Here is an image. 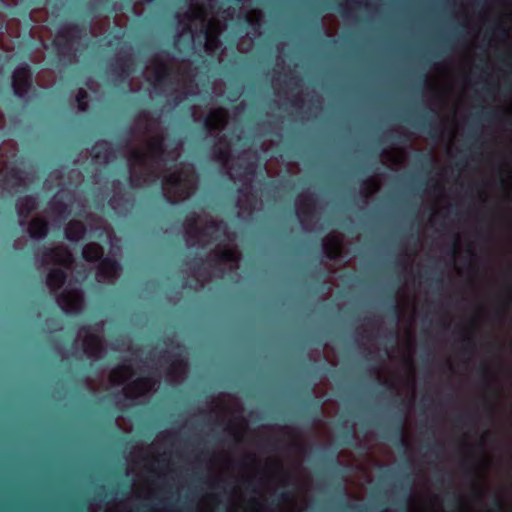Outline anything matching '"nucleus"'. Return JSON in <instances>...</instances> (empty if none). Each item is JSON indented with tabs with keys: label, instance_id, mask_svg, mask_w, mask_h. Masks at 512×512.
I'll list each match as a JSON object with an SVG mask.
<instances>
[{
	"label": "nucleus",
	"instance_id": "nucleus-1",
	"mask_svg": "<svg viewBox=\"0 0 512 512\" xmlns=\"http://www.w3.org/2000/svg\"><path fill=\"white\" fill-rule=\"evenodd\" d=\"M81 31L82 28L78 24H70L58 31L56 38L52 41V46L59 58H71V44L80 38Z\"/></svg>",
	"mask_w": 512,
	"mask_h": 512
},
{
	"label": "nucleus",
	"instance_id": "nucleus-2",
	"mask_svg": "<svg viewBox=\"0 0 512 512\" xmlns=\"http://www.w3.org/2000/svg\"><path fill=\"white\" fill-rule=\"evenodd\" d=\"M33 87V73L27 63L18 65L12 75V88L16 97L25 98Z\"/></svg>",
	"mask_w": 512,
	"mask_h": 512
},
{
	"label": "nucleus",
	"instance_id": "nucleus-3",
	"mask_svg": "<svg viewBox=\"0 0 512 512\" xmlns=\"http://www.w3.org/2000/svg\"><path fill=\"white\" fill-rule=\"evenodd\" d=\"M437 112L430 109L428 113L420 115L415 121L405 119L406 122L411 123L415 128L427 132L431 138H439L442 133L441 124L436 121Z\"/></svg>",
	"mask_w": 512,
	"mask_h": 512
},
{
	"label": "nucleus",
	"instance_id": "nucleus-4",
	"mask_svg": "<svg viewBox=\"0 0 512 512\" xmlns=\"http://www.w3.org/2000/svg\"><path fill=\"white\" fill-rule=\"evenodd\" d=\"M405 419L406 414L404 412L400 415H396L393 419L390 433H383L382 437L393 441V444L398 447L407 449L409 447V442L404 435Z\"/></svg>",
	"mask_w": 512,
	"mask_h": 512
},
{
	"label": "nucleus",
	"instance_id": "nucleus-5",
	"mask_svg": "<svg viewBox=\"0 0 512 512\" xmlns=\"http://www.w3.org/2000/svg\"><path fill=\"white\" fill-rule=\"evenodd\" d=\"M43 263L52 261L55 264L68 267L73 262V256L67 248L49 247L45 248L42 254Z\"/></svg>",
	"mask_w": 512,
	"mask_h": 512
},
{
	"label": "nucleus",
	"instance_id": "nucleus-6",
	"mask_svg": "<svg viewBox=\"0 0 512 512\" xmlns=\"http://www.w3.org/2000/svg\"><path fill=\"white\" fill-rule=\"evenodd\" d=\"M99 262L97 273L100 277L107 280H112L117 277L121 270L119 261L110 256H103Z\"/></svg>",
	"mask_w": 512,
	"mask_h": 512
},
{
	"label": "nucleus",
	"instance_id": "nucleus-7",
	"mask_svg": "<svg viewBox=\"0 0 512 512\" xmlns=\"http://www.w3.org/2000/svg\"><path fill=\"white\" fill-rule=\"evenodd\" d=\"M226 116V111L223 108L212 110L204 119L205 130L209 133L221 130L227 122Z\"/></svg>",
	"mask_w": 512,
	"mask_h": 512
},
{
	"label": "nucleus",
	"instance_id": "nucleus-8",
	"mask_svg": "<svg viewBox=\"0 0 512 512\" xmlns=\"http://www.w3.org/2000/svg\"><path fill=\"white\" fill-rule=\"evenodd\" d=\"M67 273L64 269L55 267L50 269L46 277V284L51 291L60 290L67 281Z\"/></svg>",
	"mask_w": 512,
	"mask_h": 512
},
{
	"label": "nucleus",
	"instance_id": "nucleus-9",
	"mask_svg": "<svg viewBox=\"0 0 512 512\" xmlns=\"http://www.w3.org/2000/svg\"><path fill=\"white\" fill-rule=\"evenodd\" d=\"M83 348L88 356L94 358H98L104 350L102 339L98 334H88L83 342Z\"/></svg>",
	"mask_w": 512,
	"mask_h": 512
},
{
	"label": "nucleus",
	"instance_id": "nucleus-10",
	"mask_svg": "<svg viewBox=\"0 0 512 512\" xmlns=\"http://www.w3.org/2000/svg\"><path fill=\"white\" fill-rule=\"evenodd\" d=\"M28 233L32 239H44L49 233V224L43 218H34L29 223Z\"/></svg>",
	"mask_w": 512,
	"mask_h": 512
},
{
	"label": "nucleus",
	"instance_id": "nucleus-11",
	"mask_svg": "<svg viewBox=\"0 0 512 512\" xmlns=\"http://www.w3.org/2000/svg\"><path fill=\"white\" fill-rule=\"evenodd\" d=\"M111 71L123 78L128 77L133 71V58L131 55H125L118 58L111 64Z\"/></svg>",
	"mask_w": 512,
	"mask_h": 512
},
{
	"label": "nucleus",
	"instance_id": "nucleus-12",
	"mask_svg": "<svg viewBox=\"0 0 512 512\" xmlns=\"http://www.w3.org/2000/svg\"><path fill=\"white\" fill-rule=\"evenodd\" d=\"M37 199L33 195H26L17 206V213L22 219L21 224L25 223L29 215L37 208Z\"/></svg>",
	"mask_w": 512,
	"mask_h": 512
},
{
	"label": "nucleus",
	"instance_id": "nucleus-13",
	"mask_svg": "<svg viewBox=\"0 0 512 512\" xmlns=\"http://www.w3.org/2000/svg\"><path fill=\"white\" fill-rule=\"evenodd\" d=\"M86 233L85 226L82 222L77 220L70 221L64 230V234L67 240L71 242H77L84 237Z\"/></svg>",
	"mask_w": 512,
	"mask_h": 512
},
{
	"label": "nucleus",
	"instance_id": "nucleus-14",
	"mask_svg": "<svg viewBox=\"0 0 512 512\" xmlns=\"http://www.w3.org/2000/svg\"><path fill=\"white\" fill-rule=\"evenodd\" d=\"M104 256L103 247L98 243L86 244L82 249V257L87 262H97Z\"/></svg>",
	"mask_w": 512,
	"mask_h": 512
},
{
	"label": "nucleus",
	"instance_id": "nucleus-15",
	"mask_svg": "<svg viewBox=\"0 0 512 512\" xmlns=\"http://www.w3.org/2000/svg\"><path fill=\"white\" fill-rule=\"evenodd\" d=\"M172 75V69L164 62H160L154 70L155 86H162L166 84Z\"/></svg>",
	"mask_w": 512,
	"mask_h": 512
},
{
	"label": "nucleus",
	"instance_id": "nucleus-16",
	"mask_svg": "<svg viewBox=\"0 0 512 512\" xmlns=\"http://www.w3.org/2000/svg\"><path fill=\"white\" fill-rule=\"evenodd\" d=\"M325 256L329 260H334L339 254V242L335 236H330L322 244Z\"/></svg>",
	"mask_w": 512,
	"mask_h": 512
},
{
	"label": "nucleus",
	"instance_id": "nucleus-17",
	"mask_svg": "<svg viewBox=\"0 0 512 512\" xmlns=\"http://www.w3.org/2000/svg\"><path fill=\"white\" fill-rule=\"evenodd\" d=\"M321 405V402L315 396L309 395L305 404V412L313 416V422L318 420Z\"/></svg>",
	"mask_w": 512,
	"mask_h": 512
},
{
	"label": "nucleus",
	"instance_id": "nucleus-18",
	"mask_svg": "<svg viewBox=\"0 0 512 512\" xmlns=\"http://www.w3.org/2000/svg\"><path fill=\"white\" fill-rule=\"evenodd\" d=\"M6 179L12 182V186L20 187L23 185L24 172L19 167H10Z\"/></svg>",
	"mask_w": 512,
	"mask_h": 512
},
{
	"label": "nucleus",
	"instance_id": "nucleus-19",
	"mask_svg": "<svg viewBox=\"0 0 512 512\" xmlns=\"http://www.w3.org/2000/svg\"><path fill=\"white\" fill-rule=\"evenodd\" d=\"M314 203H315V200L312 197H306L302 200L301 208L297 212V215L302 223L305 218L309 217L312 214V209H313Z\"/></svg>",
	"mask_w": 512,
	"mask_h": 512
},
{
	"label": "nucleus",
	"instance_id": "nucleus-20",
	"mask_svg": "<svg viewBox=\"0 0 512 512\" xmlns=\"http://www.w3.org/2000/svg\"><path fill=\"white\" fill-rule=\"evenodd\" d=\"M236 260V254L232 249H222L215 255L214 262L216 264L227 263Z\"/></svg>",
	"mask_w": 512,
	"mask_h": 512
},
{
	"label": "nucleus",
	"instance_id": "nucleus-21",
	"mask_svg": "<svg viewBox=\"0 0 512 512\" xmlns=\"http://www.w3.org/2000/svg\"><path fill=\"white\" fill-rule=\"evenodd\" d=\"M185 225L190 235L197 236L204 234V231L197 225V217L195 215L186 218Z\"/></svg>",
	"mask_w": 512,
	"mask_h": 512
},
{
	"label": "nucleus",
	"instance_id": "nucleus-22",
	"mask_svg": "<svg viewBox=\"0 0 512 512\" xmlns=\"http://www.w3.org/2000/svg\"><path fill=\"white\" fill-rule=\"evenodd\" d=\"M480 118L482 120L488 121V122H494L496 120H499V113L495 109H489V110H482L481 112H476L473 115V119Z\"/></svg>",
	"mask_w": 512,
	"mask_h": 512
},
{
	"label": "nucleus",
	"instance_id": "nucleus-23",
	"mask_svg": "<svg viewBox=\"0 0 512 512\" xmlns=\"http://www.w3.org/2000/svg\"><path fill=\"white\" fill-rule=\"evenodd\" d=\"M476 343L471 335H466L462 340L461 353L464 355H471L475 352Z\"/></svg>",
	"mask_w": 512,
	"mask_h": 512
},
{
	"label": "nucleus",
	"instance_id": "nucleus-24",
	"mask_svg": "<svg viewBox=\"0 0 512 512\" xmlns=\"http://www.w3.org/2000/svg\"><path fill=\"white\" fill-rule=\"evenodd\" d=\"M87 99H88V93L86 92V90L80 88L76 94V102L78 105V109L82 112H85L88 109Z\"/></svg>",
	"mask_w": 512,
	"mask_h": 512
},
{
	"label": "nucleus",
	"instance_id": "nucleus-25",
	"mask_svg": "<svg viewBox=\"0 0 512 512\" xmlns=\"http://www.w3.org/2000/svg\"><path fill=\"white\" fill-rule=\"evenodd\" d=\"M150 148H151V151L153 153V156L156 158V159H162V156L165 154V148H164V143H163V140L160 138V139H157L155 141H153L151 144H150Z\"/></svg>",
	"mask_w": 512,
	"mask_h": 512
},
{
	"label": "nucleus",
	"instance_id": "nucleus-26",
	"mask_svg": "<svg viewBox=\"0 0 512 512\" xmlns=\"http://www.w3.org/2000/svg\"><path fill=\"white\" fill-rule=\"evenodd\" d=\"M479 373L481 375V384L486 387H490L493 380V375L489 368L486 365H482L479 368Z\"/></svg>",
	"mask_w": 512,
	"mask_h": 512
},
{
	"label": "nucleus",
	"instance_id": "nucleus-27",
	"mask_svg": "<svg viewBox=\"0 0 512 512\" xmlns=\"http://www.w3.org/2000/svg\"><path fill=\"white\" fill-rule=\"evenodd\" d=\"M152 384L153 382L151 381L150 378H138L135 381H133L130 388L133 389L134 391L140 392L144 388L151 386Z\"/></svg>",
	"mask_w": 512,
	"mask_h": 512
},
{
	"label": "nucleus",
	"instance_id": "nucleus-28",
	"mask_svg": "<svg viewBox=\"0 0 512 512\" xmlns=\"http://www.w3.org/2000/svg\"><path fill=\"white\" fill-rule=\"evenodd\" d=\"M109 147L108 141H99L92 147V155L94 158H101L102 157V151L104 150L107 152Z\"/></svg>",
	"mask_w": 512,
	"mask_h": 512
},
{
	"label": "nucleus",
	"instance_id": "nucleus-29",
	"mask_svg": "<svg viewBox=\"0 0 512 512\" xmlns=\"http://www.w3.org/2000/svg\"><path fill=\"white\" fill-rule=\"evenodd\" d=\"M401 314V309L398 303L395 301V298H393L392 304L387 309V316L392 318L395 322H398Z\"/></svg>",
	"mask_w": 512,
	"mask_h": 512
},
{
	"label": "nucleus",
	"instance_id": "nucleus-30",
	"mask_svg": "<svg viewBox=\"0 0 512 512\" xmlns=\"http://www.w3.org/2000/svg\"><path fill=\"white\" fill-rule=\"evenodd\" d=\"M291 499V494L288 491H281L275 495L271 500V504L279 506L281 503L288 502Z\"/></svg>",
	"mask_w": 512,
	"mask_h": 512
},
{
	"label": "nucleus",
	"instance_id": "nucleus-31",
	"mask_svg": "<svg viewBox=\"0 0 512 512\" xmlns=\"http://www.w3.org/2000/svg\"><path fill=\"white\" fill-rule=\"evenodd\" d=\"M164 182L166 184H170L172 186L178 187L181 185L182 178L180 172H173L164 178Z\"/></svg>",
	"mask_w": 512,
	"mask_h": 512
},
{
	"label": "nucleus",
	"instance_id": "nucleus-32",
	"mask_svg": "<svg viewBox=\"0 0 512 512\" xmlns=\"http://www.w3.org/2000/svg\"><path fill=\"white\" fill-rule=\"evenodd\" d=\"M214 157L215 159L225 163L230 158V151L228 148H217L214 151Z\"/></svg>",
	"mask_w": 512,
	"mask_h": 512
},
{
	"label": "nucleus",
	"instance_id": "nucleus-33",
	"mask_svg": "<svg viewBox=\"0 0 512 512\" xmlns=\"http://www.w3.org/2000/svg\"><path fill=\"white\" fill-rule=\"evenodd\" d=\"M344 512H367L368 507L364 504L346 503Z\"/></svg>",
	"mask_w": 512,
	"mask_h": 512
},
{
	"label": "nucleus",
	"instance_id": "nucleus-34",
	"mask_svg": "<svg viewBox=\"0 0 512 512\" xmlns=\"http://www.w3.org/2000/svg\"><path fill=\"white\" fill-rule=\"evenodd\" d=\"M130 158L137 164H144L146 156L139 150H132L130 153Z\"/></svg>",
	"mask_w": 512,
	"mask_h": 512
},
{
	"label": "nucleus",
	"instance_id": "nucleus-35",
	"mask_svg": "<svg viewBox=\"0 0 512 512\" xmlns=\"http://www.w3.org/2000/svg\"><path fill=\"white\" fill-rule=\"evenodd\" d=\"M355 0H351L350 2H340L338 3L337 10L342 15H349L350 3H355Z\"/></svg>",
	"mask_w": 512,
	"mask_h": 512
},
{
	"label": "nucleus",
	"instance_id": "nucleus-36",
	"mask_svg": "<svg viewBox=\"0 0 512 512\" xmlns=\"http://www.w3.org/2000/svg\"><path fill=\"white\" fill-rule=\"evenodd\" d=\"M492 509L495 511L503 510V501L500 497L494 496L493 501H492Z\"/></svg>",
	"mask_w": 512,
	"mask_h": 512
},
{
	"label": "nucleus",
	"instance_id": "nucleus-37",
	"mask_svg": "<svg viewBox=\"0 0 512 512\" xmlns=\"http://www.w3.org/2000/svg\"><path fill=\"white\" fill-rule=\"evenodd\" d=\"M354 437V432L352 429H349L347 430L343 435H342V438H343V444H346V445H350L351 444V439Z\"/></svg>",
	"mask_w": 512,
	"mask_h": 512
},
{
	"label": "nucleus",
	"instance_id": "nucleus-38",
	"mask_svg": "<svg viewBox=\"0 0 512 512\" xmlns=\"http://www.w3.org/2000/svg\"><path fill=\"white\" fill-rule=\"evenodd\" d=\"M466 420H474L473 415H459L456 417V422L460 424H466Z\"/></svg>",
	"mask_w": 512,
	"mask_h": 512
},
{
	"label": "nucleus",
	"instance_id": "nucleus-39",
	"mask_svg": "<svg viewBox=\"0 0 512 512\" xmlns=\"http://www.w3.org/2000/svg\"><path fill=\"white\" fill-rule=\"evenodd\" d=\"M461 503H462V497H461V495H459V494H454V495H453V498H452V500L450 501V503H449V504H451L452 506H458V505H460Z\"/></svg>",
	"mask_w": 512,
	"mask_h": 512
},
{
	"label": "nucleus",
	"instance_id": "nucleus-40",
	"mask_svg": "<svg viewBox=\"0 0 512 512\" xmlns=\"http://www.w3.org/2000/svg\"><path fill=\"white\" fill-rule=\"evenodd\" d=\"M443 444L440 442H434L432 445L429 446V450L432 453H435L437 450L443 449Z\"/></svg>",
	"mask_w": 512,
	"mask_h": 512
},
{
	"label": "nucleus",
	"instance_id": "nucleus-41",
	"mask_svg": "<svg viewBox=\"0 0 512 512\" xmlns=\"http://www.w3.org/2000/svg\"><path fill=\"white\" fill-rule=\"evenodd\" d=\"M204 263V259L203 258H199V259H195L194 260V266H193V269L198 271L201 269L202 265Z\"/></svg>",
	"mask_w": 512,
	"mask_h": 512
},
{
	"label": "nucleus",
	"instance_id": "nucleus-42",
	"mask_svg": "<svg viewBox=\"0 0 512 512\" xmlns=\"http://www.w3.org/2000/svg\"><path fill=\"white\" fill-rule=\"evenodd\" d=\"M208 229H211V230H217L219 225L216 221H210L207 223V226H206Z\"/></svg>",
	"mask_w": 512,
	"mask_h": 512
},
{
	"label": "nucleus",
	"instance_id": "nucleus-43",
	"mask_svg": "<svg viewBox=\"0 0 512 512\" xmlns=\"http://www.w3.org/2000/svg\"><path fill=\"white\" fill-rule=\"evenodd\" d=\"M484 406H485L486 410L488 411V413H489L490 415H492V414H493V411H494V410H493V406H492V404H491L490 402H488L487 400H485V401H484Z\"/></svg>",
	"mask_w": 512,
	"mask_h": 512
},
{
	"label": "nucleus",
	"instance_id": "nucleus-44",
	"mask_svg": "<svg viewBox=\"0 0 512 512\" xmlns=\"http://www.w3.org/2000/svg\"><path fill=\"white\" fill-rule=\"evenodd\" d=\"M132 135H133V130L129 129V137H131ZM129 141H130V138H127L124 141H122L120 144L122 147H127L129 144Z\"/></svg>",
	"mask_w": 512,
	"mask_h": 512
},
{
	"label": "nucleus",
	"instance_id": "nucleus-45",
	"mask_svg": "<svg viewBox=\"0 0 512 512\" xmlns=\"http://www.w3.org/2000/svg\"><path fill=\"white\" fill-rule=\"evenodd\" d=\"M55 208H59L58 210H59L60 212H64V211H66V209H67L66 205H65V204H63V203H60V202H56V203H55Z\"/></svg>",
	"mask_w": 512,
	"mask_h": 512
},
{
	"label": "nucleus",
	"instance_id": "nucleus-46",
	"mask_svg": "<svg viewBox=\"0 0 512 512\" xmlns=\"http://www.w3.org/2000/svg\"><path fill=\"white\" fill-rule=\"evenodd\" d=\"M183 19L186 21H191L194 19V15L192 13L187 12L183 15Z\"/></svg>",
	"mask_w": 512,
	"mask_h": 512
},
{
	"label": "nucleus",
	"instance_id": "nucleus-47",
	"mask_svg": "<svg viewBox=\"0 0 512 512\" xmlns=\"http://www.w3.org/2000/svg\"><path fill=\"white\" fill-rule=\"evenodd\" d=\"M385 384L387 385V388L391 391H396V386L392 382L385 381Z\"/></svg>",
	"mask_w": 512,
	"mask_h": 512
},
{
	"label": "nucleus",
	"instance_id": "nucleus-48",
	"mask_svg": "<svg viewBox=\"0 0 512 512\" xmlns=\"http://www.w3.org/2000/svg\"><path fill=\"white\" fill-rule=\"evenodd\" d=\"M331 461H332L333 463H335L336 465H339V464H340V462H339V460H338L337 456H336L334 453L331 455Z\"/></svg>",
	"mask_w": 512,
	"mask_h": 512
},
{
	"label": "nucleus",
	"instance_id": "nucleus-49",
	"mask_svg": "<svg viewBox=\"0 0 512 512\" xmlns=\"http://www.w3.org/2000/svg\"><path fill=\"white\" fill-rule=\"evenodd\" d=\"M246 173L247 174H253L254 173V170H253V165L252 164H249L246 168Z\"/></svg>",
	"mask_w": 512,
	"mask_h": 512
},
{
	"label": "nucleus",
	"instance_id": "nucleus-50",
	"mask_svg": "<svg viewBox=\"0 0 512 512\" xmlns=\"http://www.w3.org/2000/svg\"><path fill=\"white\" fill-rule=\"evenodd\" d=\"M302 102V100L298 97H295L292 101H291V104L293 106H296L298 103Z\"/></svg>",
	"mask_w": 512,
	"mask_h": 512
},
{
	"label": "nucleus",
	"instance_id": "nucleus-51",
	"mask_svg": "<svg viewBox=\"0 0 512 512\" xmlns=\"http://www.w3.org/2000/svg\"><path fill=\"white\" fill-rule=\"evenodd\" d=\"M130 183L132 186H138L139 183L132 176L129 177Z\"/></svg>",
	"mask_w": 512,
	"mask_h": 512
},
{
	"label": "nucleus",
	"instance_id": "nucleus-52",
	"mask_svg": "<svg viewBox=\"0 0 512 512\" xmlns=\"http://www.w3.org/2000/svg\"><path fill=\"white\" fill-rule=\"evenodd\" d=\"M494 88H495L494 86L493 87L487 86V87H485V91L487 92V94L491 95Z\"/></svg>",
	"mask_w": 512,
	"mask_h": 512
},
{
	"label": "nucleus",
	"instance_id": "nucleus-53",
	"mask_svg": "<svg viewBox=\"0 0 512 512\" xmlns=\"http://www.w3.org/2000/svg\"><path fill=\"white\" fill-rule=\"evenodd\" d=\"M60 299H61V300H64L65 302H68L69 297H68V295H67V294L62 293V294L60 295Z\"/></svg>",
	"mask_w": 512,
	"mask_h": 512
},
{
	"label": "nucleus",
	"instance_id": "nucleus-54",
	"mask_svg": "<svg viewBox=\"0 0 512 512\" xmlns=\"http://www.w3.org/2000/svg\"><path fill=\"white\" fill-rule=\"evenodd\" d=\"M91 330V327L90 326H82L81 327V331L85 332V333H89Z\"/></svg>",
	"mask_w": 512,
	"mask_h": 512
},
{
	"label": "nucleus",
	"instance_id": "nucleus-55",
	"mask_svg": "<svg viewBox=\"0 0 512 512\" xmlns=\"http://www.w3.org/2000/svg\"><path fill=\"white\" fill-rule=\"evenodd\" d=\"M267 187H273V188H276V184L274 181H268L265 183Z\"/></svg>",
	"mask_w": 512,
	"mask_h": 512
},
{
	"label": "nucleus",
	"instance_id": "nucleus-56",
	"mask_svg": "<svg viewBox=\"0 0 512 512\" xmlns=\"http://www.w3.org/2000/svg\"><path fill=\"white\" fill-rule=\"evenodd\" d=\"M267 445L269 446L270 449L274 450L276 449V446H275V443L274 442H271V441H267Z\"/></svg>",
	"mask_w": 512,
	"mask_h": 512
},
{
	"label": "nucleus",
	"instance_id": "nucleus-57",
	"mask_svg": "<svg viewBox=\"0 0 512 512\" xmlns=\"http://www.w3.org/2000/svg\"><path fill=\"white\" fill-rule=\"evenodd\" d=\"M447 474H448V476H449V478H448V482H449V484L451 485V484L453 483L452 474H451V472H447Z\"/></svg>",
	"mask_w": 512,
	"mask_h": 512
},
{
	"label": "nucleus",
	"instance_id": "nucleus-58",
	"mask_svg": "<svg viewBox=\"0 0 512 512\" xmlns=\"http://www.w3.org/2000/svg\"><path fill=\"white\" fill-rule=\"evenodd\" d=\"M421 159H425V160H427L429 163H431V161H432V157H431V156H429V157H428V156H421Z\"/></svg>",
	"mask_w": 512,
	"mask_h": 512
},
{
	"label": "nucleus",
	"instance_id": "nucleus-59",
	"mask_svg": "<svg viewBox=\"0 0 512 512\" xmlns=\"http://www.w3.org/2000/svg\"><path fill=\"white\" fill-rule=\"evenodd\" d=\"M390 334H391V337H392L393 339H394V338H396V336H397V332H396V330H391Z\"/></svg>",
	"mask_w": 512,
	"mask_h": 512
},
{
	"label": "nucleus",
	"instance_id": "nucleus-60",
	"mask_svg": "<svg viewBox=\"0 0 512 512\" xmlns=\"http://www.w3.org/2000/svg\"><path fill=\"white\" fill-rule=\"evenodd\" d=\"M502 120L508 121L509 124L512 125V118L511 117L503 118Z\"/></svg>",
	"mask_w": 512,
	"mask_h": 512
},
{
	"label": "nucleus",
	"instance_id": "nucleus-61",
	"mask_svg": "<svg viewBox=\"0 0 512 512\" xmlns=\"http://www.w3.org/2000/svg\"><path fill=\"white\" fill-rule=\"evenodd\" d=\"M398 403L399 405L406 406V403L402 398L399 399Z\"/></svg>",
	"mask_w": 512,
	"mask_h": 512
},
{
	"label": "nucleus",
	"instance_id": "nucleus-62",
	"mask_svg": "<svg viewBox=\"0 0 512 512\" xmlns=\"http://www.w3.org/2000/svg\"><path fill=\"white\" fill-rule=\"evenodd\" d=\"M128 493H129V490H128L127 488H125V489H123V490L121 491V494H122V495H127Z\"/></svg>",
	"mask_w": 512,
	"mask_h": 512
},
{
	"label": "nucleus",
	"instance_id": "nucleus-63",
	"mask_svg": "<svg viewBox=\"0 0 512 512\" xmlns=\"http://www.w3.org/2000/svg\"><path fill=\"white\" fill-rule=\"evenodd\" d=\"M421 81H422L423 83H426V82H427V75H423V76H421Z\"/></svg>",
	"mask_w": 512,
	"mask_h": 512
},
{
	"label": "nucleus",
	"instance_id": "nucleus-64",
	"mask_svg": "<svg viewBox=\"0 0 512 512\" xmlns=\"http://www.w3.org/2000/svg\"><path fill=\"white\" fill-rule=\"evenodd\" d=\"M468 137H469V138H473L474 140H476V139H477V135H476L475 133H471V134H469V136H468Z\"/></svg>",
	"mask_w": 512,
	"mask_h": 512
}]
</instances>
